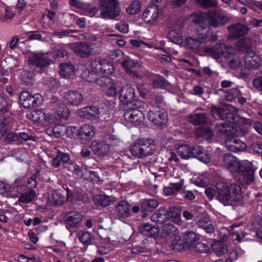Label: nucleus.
<instances>
[{
	"mask_svg": "<svg viewBox=\"0 0 262 262\" xmlns=\"http://www.w3.org/2000/svg\"><path fill=\"white\" fill-rule=\"evenodd\" d=\"M124 70L128 74L136 77H140L142 74L137 69L140 67L138 61L126 58L121 63Z\"/></svg>",
	"mask_w": 262,
	"mask_h": 262,
	"instance_id": "nucleus-16",
	"label": "nucleus"
},
{
	"mask_svg": "<svg viewBox=\"0 0 262 262\" xmlns=\"http://www.w3.org/2000/svg\"><path fill=\"white\" fill-rule=\"evenodd\" d=\"M139 231L142 234L148 237L155 236L158 232L157 228L146 223L141 225Z\"/></svg>",
	"mask_w": 262,
	"mask_h": 262,
	"instance_id": "nucleus-34",
	"label": "nucleus"
},
{
	"mask_svg": "<svg viewBox=\"0 0 262 262\" xmlns=\"http://www.w3.org/2000/svg\"><path fill=\"white\" fill-rule=\"evenodd\" d=\"M78 71L80 72L82 78L87 81L93 82L94 78L92 76L94 74L111 75L114 73V69L112 64L107 63L106 61L95 60L91 62L89 70L82 67Z\"/></svg>",
	"mask_w": 262,
	"mask_h": 262,
	"instance_id": "nucleus-5",
	"label": "nucleus"
},
{
	"mask_svg": "<svg viewBox=\"0 0 262 262\" xmlns=\"http://www.w3.org/2000/svg\"><path fill=\"white\" fill-rule=\"evenodd\" d=\"M201 45L200 41L196 38L188 37L185 39V47L187 49H197Z\"/></svg>",
	"mask_w": 262,
	"mask_h": 262,
	"instance_id": "nucleus-50",
	"label": "nucleus"
},
{
	"mask_svg": "<svg viewBox=\"0 0 262 262\" xmlns=\"http://www.w3.org/2000/svg\"><path fill=\"white\" fill-rule=\"evenodd\" d=\"M95 134V128L93 126L86 124L79 128L78 138L85 143L91 141Z\"/></svg>",
	"mask_w": 262,
	"mask_h": 262,
	"instance_id": "nucleus-22",
	"label": "nucleus"
},
{
	"mask_svg": "<svg viewBox=\"0 0 262 262\" xmlns=\"http://www.w3.org/2000/svg\"><path fill=\"white\" fill-rule=\"evenodd\" d=\"M79 128L76 126H69L65 130L67 136L71 138H75L78 137Z\"/></svg>",
	"mask_w": 262,
	"mask_h": 262,
	"instance_id": "nucleus-59",
	"label": "nucleus"
},
{
	"mask_svg": "<svg viewBox=\"0 0 262 262\" xmlns=\"http://www.w3.org/2000/svg\"><path fill=\"white\" fill-rule=\"evenodd\" d=\"M195 3L203 9L216 8L217 6V3L214 0H195Z\"/></svg>",
	"mask_w": 262,
	"mask_h": 262,
	"instance_id": "nucleus-49",
	"label": "nucleus"
},
{
	"mask_svg": "<svg viewBox=\"0 0 262 262\" xmlns=\"http://www.w3.org/2000/svg\"><path fill=\"white\" fill-rule=\"evenodd\" d=\"M191 146L187 144L180 145L178 148V155L183 159L190 158L192 154L191 153Z\"/></svg>",
	"mask_w": 262,
	"mask_h": 262,
	"instance_id": "nucleus-40",
	"label": "nucleus"
},
{
	"mask_svg": "<svg viewBox=\"0 0 262 262\" xmlns=\"http://www.w3.org/2000/svg\"><path fill=\"white\" fill-rule=\"evenodd\" d=\"M168 37L172 42L176 44H180L183 42L182 35H179L175 30H171L168 34Z\"/></svg>",
	"mask_w": 262,
	"mask_h": 262,
	"instance_id": "nucleus-54",
	"label": "nucleus"
},
{
	"mask_svg": "<svg viewBox=\"0 0 262 262\" xmlns=\"http://www.w3.org/2000/svg\"><path fill=\"white\" fill-rule=\"evenodd\" d=\"M10 102L6 100L4 97H0V112L5 113L7 111V107Z\"/></svg>",
	"mask_w": 262,
	"mask_h": 262,
	"instance_id": "nucleus-62",
	"label": "nucleus"
},
{
	"mask_svg": "<svg viewBox=\"0 0 262 262\" xmlns=\"http://www.w3.org/2000/svg\"><path fill=\"white\" fill-rule=\"evenodd\" d=\"M163 108L155 107L154 110L148 112L149 120L155 125L161 127L163 124Z\"/></svg>",
	"mask_w": 262,
	"mask_h": 262,
	"instance_id": "nucleus-26",
	"label": "nucleus"
},
{
	"mask_svg": "<svg viewBox=\"0 0 262 262\" xmlns=\"http://www.w3.org/2000/svg\"><path fill=\"white\" fill-rule=\"evenodd\" d=\"M66 130V127L64 125H57L53 128H48L46 132L50 136H53L56 138H59L62 136L63 133Z\"/></svg>",
	"mask_w": 262,
	"mask_h": 262,
	"instance_id": "nucleus-45",
	"label": "nucleus"
},
{
	"mask_svg": "<svg viewBox=\"0 0 262 262\" xmlns=\"http://www.w3.org/2000/svg\"><path fill=\"white\" fill-rule=\"evenodd\" d=\"M78 114L81 117L94 120L100 117L101 112L97 107L90 106L80 109L78 111Z\"/></svg>",
	"mask_w": 262,
	"mask_h": 262,
	"instance_id": "nucleus-20",
	"label": "nucleus"
},
{
	"mask_svg": "<svg viewBox=\"0 0 262 262\" xmlns=\"http://www.w3.org/2000/svg\"><path fill=\"white\" fill-rule=\"evenodd\" d=\"M72 49L82 57H88L96 53L97 45L94 43L90 44L83 42H75L71 45Z\"/></svg>",
	"mask_w": 262,
	"mask_h": 262,
	"instance_id": "nucleus-14",
	"label": "nucleus"
},
{
	"mask_svg": "<svg viewBox=\"0 0 262 262\" xmlns=\"http://www.w3.org/2000/svg\"><path fill=\"white\" fill-rule=\"evenodd\" d=\"M64 196L59 192L53 190L49 194L48 202L50 205L60 206L64 202Z\"/></svg>",
	"mask_w": 262,
	"mask_h": 262,
	"instance_id": "nucleus-31",
	"label": "nucleus"
},
{
	"mask_svg": "<svg viewBox=\"0 0 262 262\" xmlns=\"http://www.w3.org/2000/svg\"><path fill=\"white\" fill-rule=\"evenodd\" d=\"M66 55L67 51L63 49L47 53H32L29 58V63L41 72L55 60L64 57Z\"/></svg>",
	"mask_w": 262,
	"mask_h": 262,
	"instance_id": "nucleus-4",
	"label": "nucleus"
},
{
	"mask_svg": "<svg viewBox=\"0 0 262 262\" xmlns=\"http://www.w3.org/2000/svg\"><path fill=\"white\" fill-rule=\"evenodd\" d=\"M201 31V33L200 34L202 39L212 41H215L217 40V35L216 34H213V31L210 27H207V28H202Z\"/></svg>",
	"mask_w": 262,
	"mask_h": 262,
	"instance_id": "nucleus-38",
	"label": "nucleus"
},
{
	"mask_svg": "<svg viewBox=\"0 0 262 262\" xmlns=\"http://www.w3.org/2000/svg\"><path fill=\"white\" fill-rule=\"evenodd\" d=\"M144 102L135 100L134 103H130L125 109L124 118L128 123L137 126L140 125L144 120V115L139 109L144 106Z\"/></svg>",
	"mask_w": 262,
	"mask_h": 262,
	"instance_id": "nucleus-8",
	"label": "nucleus"
},
{
	"mask_svg": "<svg viewBox=\"0 0 262 262\" xmlns=\"http://www.w3.org/2000/svg\"><path fill=\"white\" fill-rule=\"evenodd\" d=\"M254 87L259 91H262V76L254 78L253 80Z\"/></svg>",
	"mask_w": 262,
	"mask_h": 262,
	"instance_id": "nucleus-64",
	"label": "nucleus"
},
{
	"mask_svg": "<svg viewBox=\"0 0 262 262\" xmlns=\"http://www.w3.org/2000/svg\"><path fill=\"white\" fill-rule=\"evenodd\" d=\"M212 250L218 255H222L228 252L227 246L223 243L214 242L211 244Z\"/></svg>",
	"mask_w": 262,
	"mask_h": 262,
	"instance_id": "nucleus-39",
	"label": "nucleus"
},
{
	"mask_svg": "<svg viewBox=\"0 0 262 262\" xmlns=\"http://www.w3.org/2000/svg\"><path fill=\"white\" fill-rule=\"evenodd\" d=\"M99 6L103 18L113 19L120 15V8L118 0H100Z\"/></svg>",
	"mask_w": 262,
	"mask_h": 262,
	"instance_id": "nucleus-9",
	"label": "nucleus"
},
{
	"mask_svg": "<svg viewBox=\"0 0 262 262\" xmlns=\"http://www.w3.org/2000/svg\"><path fill=\"white\" fill-rule=\"evenodd\" d=\"M35 195V191L31 190L28 193L22 195L19 198V201L22 203H29L33 200Z\"/></svg>",
	"mask_w": 262,
	"mask_h": 262,
	"instance_id": "nucleus-55",
	"label": "nucleus"
},
{
	"mask_svg": "<svg viewBox=\"0 0 262 262\" xmlns=\"http://www.w3.org/2000/svg\"><path fill=\"white\" fill-rule=\"evenodd\" d=\"M153 141L149 138H139L135 140L130 147L132 155L139 159L150 156L155 151Z\"/></svg>",
	"mask_w": 262,
	"mask_h": 262,
	"instance_id": "nucleus-6",
	"label": "nucleus"
},
{
	"mask_svg": "<svg viewBox=\"0 0 262 262\" xmlns=\"http://www.w3.org/2000/svg\"><path fill=\"white\" fill-rule=\"evenodd\" d=\"M118 85V82L115 80V84H111L108 86L106 89V94L107 96L110 97H116L118 94L117 86Z\"/></svg>",
	"mask_w": 262,
	"mask_h": 262,
	"instance_id": "nucleus-56",
	"label": "nucleus"
},
{
	"mask_svg": "<svg viewBox=\"0 0 262 262\" xmlns=\"http://www.w3.org/2000/svg\"><path fill=\"white\" fill-rule=\"evenodd\" d=\"M106 75L100 77L95 80L96 83L102 89H106L110 85L115 84V80Z\"/></svg>",
	"mask_w": 262,
	"mask_h": 262,
	"instance_id": "nucleus-41",
	"label": "nucleus"
},
{
	"mask_svg": "<svg viewBox=\"0 0 262 262\" xmlns=\"http://www.w3.org/2000/svg\"><path fill=\"white\" fill-rule=\"evenodd\" d=\"M227 117L232 120L231 123L217 124L215 131L225 138V145L231 151L244 150L246 147V144L236 137L245 136L247 134V126L241 123L240 122L243 119L236 114H230Z\"/></svg>",
	"mask_w": 262,
	"mask_h": 262,
	"instance_id": "nucleus-1",
	"label": "nucleus"
},
{
	"mask_svg": "<svg viewBox=\"0 0 262 262\" xmlns=\"http://www.w3.org/2000/svg\"><path fill=\"white\" fill-rule=\"evenodd\" d=\"M197 159L204 163H208L210 161V156L205 151L204 148L202 147L200 152L198 155Z\"/></svg>",
	"mask_w": 262,
	"mask_h": 262,
	"instance_id": "nucleus-58",
	"label": "nucleus"
},
{
	"mask_svg": "<svg viewBox=\"0 0 262 262\" xmlns=\"http://www.w3.org/2000/svg\"><path fill=\"white\" fill-rule=\"evenodd\" d=\"M252 150L257 154H262V141H257L251 145Z\"/></svg>",
	"mask_w": 262,
	"mask_h": 262,
	"instance_id": "nucleus-63",
	"label": "nucleus"
},
{
	"mask_svg": "<svg viewBox=\"0 0 262 262\" xmlns=\"http://www.w3.org/2000/svg\"><path fill=\"white\" fill-rule=\"evenodd\" d=\"M20 102L25 108L33 107L32 95L28 92H23L19 96Z\"/></svg>",
	"mask_w": 262,
	"mask_h": 262,
	"instance_id": "nucleus-37",
	"label": "nucleus"
},
{
	"mask_svg": "<svg viewBox=\"0 0 262 262\" xmlns=\"http://www.w3.org/2000/svg\"><path fill=\"white\" fill-rule=\"evenodd\" d=\"M216 188L213 189L211 187H208L205 191V193L208 199L210 200H212L214 197L216 200Z\"/></svg>",
	"mask_w": 262,
	"mask_h": 262,
	"instance_id": "nucleus-61",
	"label": "nucleus"
},
{
	"mask_svg": "<svg viewBox=\"0 0 262 262\" xmlns=\"http://www.w3.org/2000/svg\"><path fill=\"white\" fill-rule=\"evenodd\" d=\"M79 240L84 245H91L94 239V236L88 232L80 233L78 234Z\"/></svg>",
	"mask_w": 262,
	"mask_h": 262,
	"instance_id": "nucleus-48",
	"label": "nucleus"
},
{
	"mask_svg": "<svg viewBox=\"0 0 262 262\" xmlns=\"http://www.w3.org/2000/svg\"><path fill=\"white\" fill-rule=\"evenodd\" d=\"M216 188V200L225 205L239 202L243 198L242 188L236 183L229 185L226 183H217Z\"/></svg>",
	"mask_w": 262,
	"mask_h": 262,
	"instance_id": "nucleus-3",
	"label": "nucleus"
},
{
	"mask_svg": "<svg viewBox=\"0 0 262 262\" xmlns=\"http://www.w3.org/2000/svg\"><path fill=\"white\" fill-rule=\"evenodd\" d=\"M192 249L200 253H207L210 251V247L208 244L199 242V241Z\"/></svg>",
	"mask_w": 262,
	"mask_h": 262,
	"instance_id": "nucleus-52",
	"label": "nucleus"
},
{
	"mask_svg": "<svg viewBox=\"0 0 262 262\" xmlns=\"http://www.w3.org/2000/svg\"><path fill=\"white\" fill-rule=\"evenodd\" d=\"M108 55L111 60L116 62L124 57V54L121 50H116L111 51Z\"/></svg>",
	"mask_w": 262,
	"mask_h": 262,
	"instance_id": "nucleus-53",
	"label": "nucleus"
},
{
	"mask_svg": "<svg viewBox=\"0 0 262 262\" xmlns=\"http://www.w3.org/2000/svg\"><path fill=\"white\" fill-rule=\"evenodd\" d=\"M241 93V91L238 88H231L226 92L225 97L226 100L231 101L235 100Z\"/></svg>",
	"mask_w": 262,
	"mask_h": 262,
	"instance_id": "nucleus-46",
	"label": "nucleus"
},
{
	"mask_svg": "<svg viewBox=\"0 0 262 262\" xmlns=\"http://www.w3.org/2000/svg\"><path fill=\"white\" fill-rule=\"evenodd\" d=\"M189 121L194 125L205 124L207 122V117L204 113H198L189 117Z\"/></svg>",
	"mask_w": 262,
	"mask_h": 262,
	"instance_id": "nucleus-33",
	"label": "nucleus"
},
{
	"mask_svg": "<svg viewBox=\"0 0 262 262\" xmlns=\"http://www.w3.org/2000/svg\"><path fill=\"white\" fill-rule=\"evenodd\" d=\"M56 113L60 120L68 119L70 114L69 108L64 104L59 103L57 104Z\"/></svg>",
	"mask_w": 262,
	"mask_h": 262,
	"instance_id": "nucleus-42",
	"label": "nucleus"
},
{
	"mask_svg": "<svg viewBox=\"0 0 262 262\" xmlns=\"http://www.w3.org/2000/svg\"><path fill=\"white\" fill-rule=\"evenodd\" d=\"M140 9V3L138 1H134L126 8V12L129 14H136Z\"/></svg>",
	"mask_w": 262,
	"mask_h": 262,
	"instance_id": "nucleus-51",
	"label": "nucleus"
},
{
	"mask_svg": "<svg viewBox=\"0 0 262 262\" xmlns=\"http://www.w3.org/2000/svg\"><path fill=\"white\" fill-rule=\"evenodd\" d=\"M245 60L247 62H255L257 63L258 57L256 53L252 51H248L246 52L245 56Z\"/></svg>",
	"mask_w": 262,
	"mask_h": 262,
	"instance_id": "nucleus-60",
	"label": "nucleus"
},
{
	"mask_svg": "<svg viewBox=\"0 0 262 262\" xmlns=\"http://www.w3.org/2000/svg\"><path fill=\"white\" fill-rule=\"evenodd\" d=\"M76 72L75 67L70 63H62L60 64V75L64 78H68L74 75Z\"/></svg>",
	"mask_w": 262,
	"mask_h": 262,
	"instance_id": "nucleus-30",
	"label": "nucleus"
},
{
	"mask_svg": "<svg viewBox=\"0 0 262 262\" xmlns=\"http://www.w3.org/2000/svg\"><path fill=\"white\" fill-rule=\"evenodd\" d=\"M93 201L97 205L106 207L115 202L116 199L112 196H108L104 194H98L94 196Z\"/></svg>",
	"mask_w": 262,
	"mask_h": 262,
	"instance_id": "nucleus-27",
	"label": "nucleus"
},
{
	"mask_svg": "<svg viewBox=\"0 0 262 262\" xmlns=\"http://www.w3.org/2000/svg\"><path fill=\"white\" fill-rule=\"evenodd\" d=\"M179 237L178 229L172 224L166 223L165 221V248L166 250H170L169 245L173 240H177Z\"/></svg>",
	"mask_w": 262,
	"mask_h": 262,
	"instance_id": "nucleus-15",
	"label": "nucleus"
},
{
	"mask_svg": "<svg viewBox=\"0 0 262 262\" xmlns=\"http://www.w3.org/2000/svg\"><path fill=\"white\" fill-rule=\"evenodd\" d=\"M200 235L193 231H186L183 234V240L179 236L177 240H173L169 245V249L177 252L185 251L192 249L199 241Z\"/></svg>",
	"mask_w": 262,
	"mask_h": 262,
	"instance_id": "nucleus-7",
	"label": "nucleus"
},
{
	"mask_svg": "<svg viewBox=\"0 0 262 262\" xmlns=\"http://www.w3.org/2000/svg\"><path fill=\"white\" fill-rule=\"evenodd\" d=\"M27 118L33 122L47 124L56 123L58 119L51 113L45 110H39L27 114Z\"/></svg>",
	"mask_w": 262,
	"mask_h": 262,
	"instance_id": "nucleus-10",
	"label": "nucleus"
},
{
	"mask_svg": "<svg viewBox=\"0 0 262 262\" xmlns=\"http://www.w3.org/2000/svg\"><path fill=\"white\" fill-rule=\"evenodd\" d=\"M228 46L224 43H217L215 46L205 49V52L215 59H219L227 52Z\"/></svg>",
	"mask_w": 262,
	"mask_h": 262,
	"instance_id": "nucleus-18",
	"label": "nucleus"
},
{
	"mask_svg": "<svg viewBox=\"0 0 262 262\" xmlns=\"http://www.w3.org/2000/svg\"><path fill=\"white\" fill-rule=\"evenodd\" d=\"M252 46L251 40L248 38L239 39L235 44L236 50L238 51H247Z\"/></svg>",
	"mask_w": 262,
	"mask_h": 262,
	"instance_id": "nucleus-36",
	"label": "nucleus"
},
{
	"mask_svg": "<svg viewBox=\"0 0 262 262\" xmlns=\"http://www.w3.org/2000/svg\"><path fill=\"white\" fill-rule=\"evenodd\" d=\"M20 180H16L13 185L5 182H0V194L12 198H17L25 189V186L19 183Z\"/></svg>",
	"mask_w": 262,
	"mask_h": 262,
	"instance_id": "nucleus-11",
	"label": "nucleus"
},
{
	"mask_svg": "<svg viewBox=\"0 0 262 262\" xmlns=\"http://www.w3.org/2000/svg\"><path fill=\"white\" fill-rule=\"evenodd\" d=\"M167 215L169 218H171L175 223H179L181 220V212L177 206L169 207L167 211Z\"/></svg>",
	"mask_w": 262,
	"mask_h": 262,
	"instance_id": "nucleus-43",
	"label": "nucleus"
},
{
	"mask_svg": "<svg viewBox=\"0 0 262 262\" xmlns=\"http://www.w3.org/2000/svg\"><path fill=\"white\" fill-rule=\"evenodd\" d=\"M159 205L158 202L154 199H145L141 203V208L144 210L151 211Z\"/></svg>",
	"mask_w": 262,
	"mask_h": 262,
	"instance_id": "nucleus-44",
	"label": "nucleus"
},
{
	"mask_svg": "<svg viewBox=\"0 0 262 262\" xmlns=\"http://www.w3.org/2000/svg\"><path fill=\"white\" fill-rule=\"evenodd\" d=\"M110 145L104 141L94 140L91 143V149L94 154L101 156L107 155Z\"/></svg>",
	"mask_w": 262,
	"mask_h": 262,
	"instance_id": "nucleus-21",
	"label": "nucleus"
},
{
	"mask_svg": "<svg viewBox=\"0 0 262 262\" xmlns=\"http://www.w3.org/2000/svg\"><path fill=\"white\" fill-rule=\"evenodd\" d=\"M159 16V8L157 5L148 6L142 14L143 20L149 24H153L157 22Z\"/></svg>",
	"mask_w": 262,
	"mask_h": 262,
	"instance_id": "nucleus-17",
	"label": "nucleus"
},
{
	"mask_svg": "<svg viewBox=\"0 0 262 262\" xmlns=\"http://www.w3.org/2000/svg\"><path fill=\"white\" fill-rule=\"evenodd\" d=\"M228 30L230 31L231 37L234 38H238L248 33L249 29L244 24L236 23L228 28Z\"/></svg>",
	"mask_w": 262,
	"mask_h": 262,
	"instance_id": "nucleus-24",
	"label": "nucleus"
},
{
	"mask_svg": "<svg viewBox=\"0 0 262 262\" xmlns=\"http://www.w3.org/2000/svg\"><path fill=\"white\" fill-rule=\"evenodd\" d=\"M194 221L199 227L203 229L206 233L209 234L210 235L214 233V228L209 217L198 215L195 216Z\"/></svg>",
	"mask_w": 262,
	"mask_h": 262,
	"instance_id": "nucleus-19",
	"label": "nucleus"
},
{
	"mask_svg": "<svg viewBox=\"0 0 262 262\" xmlns=\"http://www.w3.org/2000/svg\"><path fill=\"white\" fill-rule=\"evenodd\" d=\"M164 210L159 209L158 211L154 213L151 217V220L154 222H157L159 224L164 223Z\"/></svg>",
	"mask_w": 262,
	"mask_h": 262,
	"instance_id": "nucleus-57",
	"label": "nucleus"
},
{
	"mask_svg": "<svg viewBox=\"0 0 262 262\" xmlns=\"http://www.w3.org/2000/svg\"><path fill=\"white\" fill-rule=\"evenodd\" d=\"M63 98L68 104L75 106L80 104L83 101L82 95L75 91H67Z\"/></svg>",
	"mask_w": 262,
	"mask_h": 262,
	"instance_id": "nucleus-25",
	"label": "nucleus"
},
{
	"mask_svg": "<svg viewBox=\"0 0 262 262\" xmlns=\"http://www.w3.org/2000/svg\"><path fill=\"white\" fill-rule=\"evenodd\" d=\"M77 31L75 29H66L61 31H54L53 33H47L46 31L43 32V34H47L49 38H52L53 36H57L59 38H62L70 35L71 33H76Z\"/></svg>",
	"mask_w": 262,
	"mask_h": 262,
	"instance_id": "nucleus-47",
	"label": "nucleus"
},
{
	"mask_svg": "<svg viewBox=\"0 0 262 262\" xmlns=\"http://www.w3.org/2000/svg\"><path fill=\"white\" fill-rule=\"evenodd\" d=\"M82 220V214L77 211H71L66 214L63 217L66 228L71 232L81 227Z\"/></svg>",
	"mask_w": 262,
	"mask_h": 262,
	"instance_id": "nucleus-12",
	"label": "nucleus"
},
{
	"mask_svg": "<svg viewBox=\"0 0 262 262\" xmlns=\"http://www.w3.org/2000/svg\"><path fill=\"white\" fill-rule=\"evenodd\" d=\"M211 112L213 116L216 115L221 120L224 121V122H222L220 124H229L231 123V121H232V120L231 119L227 118V117L228 114H234L233 113L226 112L222 108L214 105L211 107Z\"/></svg>",
	"mask_w": 262,
	"mask_h": 262,
	"instance_id": "nucleus-28",
	"label": "nucleus"
},
{
	"mask_svg": "<svg viewBox=\"0 0 262 262\" xmlns=\"http://www.w3.org/2000/svg\"><path fill=\"white\" fill-rule=\"evenodd\" d=\"M98 252L102 255L106 254L113 248V244L108 238L102 239L98 246Z\"/></svg>",
	"mask_w": 262,
	"mask_h": 262,
	"instance_id": "nucleus-35",
	"label": "nucleus"
},
{
	"mask_svg": "<svg viewBox=\"0 0 262 262\" xmlns=\"http://www.w3.org/2000/svg\"><path fill=\"white\" fill-rule=\"evenodd\" d=\"M130 206L125 201H121L116 207L117 216L119 218L127 217L130 215Z\"/></svg>",
	"mask_w": 262,
	"mask_h": 262,
	"instance_id": "nucleus-29",
	"label": "nucleus"
},
{
	"mask_svg": "<svg viewBox=\"0 0 262 262\" xmlns=\"http://www.w3.org/2000/svg\"><path fill=\"white\" fill-rule=\"evenodd\" d=\"M195 136L199 138H203L206 140L211 139L214 135L213 130L209 126L198 127L194 132Z\"/></svg>",
	"mask_w": 262,
	"mask_h": 262,
	"instance_id": "nucleus-32",
	"label": "nucleus"
},
{
	"mask_svg": "<svg viewBox=\"0 0 262 262\" xmlns=\"http://www.w3.org/2000/svg\"><path fill=\"white\" fill-rule=\"evenodd\" d=\"M209 25L213 28L221 27L229 21L228 18L217 10H211L207 13Z\"/></svg>",
	"mask_w": 262,
	"mask_h": 262,
	"instance_id": "nucleus-13",
	"label": "nucleus"
},
{
	"mask_svg": "<svg viewBox=\"0 0 262 262\" xmlns=\"http://www.w3.org/2000/svg\"><path fill=\"white\" fill-rule=\"evenodd\" d=\"M120 99L123 103H126L127 106L131 103H134L135 96V90L129 85L122 86L120 92Z\"/></svg>",
	"mask_w": 262,
	"mask_h": 262,
	"instance_id": "nucleus-23",
	"label": "nucleus"
},
{
	"mask_svg": "<svg viewBox=\"0 0 262 262\" xmlns=\"http://www.w3.org/2000/svg\"><path fill=\"white\" fill-rule=\"evenodd\" d=\"M224 164L231 172L239 174V180L243 184H250L254 180V170L251 163L247 161H239L231 154H225L223 158Z\"/></svg>",
	"mask_w": 262,
	"mask_h": 262,
	"instance_id": "nucleus-2",
	"label": "nucleus"
}]
</instances>
